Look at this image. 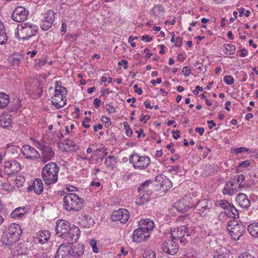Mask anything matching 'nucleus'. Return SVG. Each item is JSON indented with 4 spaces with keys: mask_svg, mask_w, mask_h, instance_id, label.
I'll return each mask as SVG.
<instances>
[{
    "mask_svg": "<svg viewBox=\"0 0 258 258\" xmlns=\"http://www.w3.org/2000/svg\"><path fill=\"white\" fill-rule=\"evenodd\" d=\"M84 252L83 244H78L76 246L73 242L62 243L58 247L55 258H78Z\"/></svg>",
    "mask_w": 258,
    "mask_h": 258,
    "instance_id": "1",
    "label": "nucleus"
},
{
    "mask_svg": "<svg viewBox=\"0 0 258 258\" xmlns=\"http://www.w3.org/2000/svg\"><path fill=\"white\" fill-rule=\"evenodd\" d=\"M59 170L58 166L54 162L48 163L43 167L41 176L46 184H53L57 182Z\"/></svg>",
    "mask_w": 258,
    "mask_h": 258,
    "instance_id": "2",
    "label": "nucleus"
},
{
    "mask_svg": "<svg viewBox=\"0 0 258 258\" xmlns=\"http://www.w3.org/2000/svg\"><path fill=\"white\" fill-rule=\"evenodd\" d=\"M21 233L22 230L19 225L11 224L8 229L3 234L1 240L6 245H11L19 240Z\"/></svg>",
    "mask_w": 258,
    "mask_h": 258,
    "instance_id": "3",
    "label": "nucleus"
},
{
    "mask_svg": "<svg viewBox=\"0 0 258 258\" xmlns=\"http://www.w3.org/2000/svg\"><path fill=\"white\" fill-rule=\"evenodd\" d=\"M64 209L69 211H78L83 207V200L75 193L66 195L63 198Z\"/></svg>",
    "mask_w": 258,
    "mask_h": 258,
    "instance_id": "4",
    "label": "nucleus"
},
{
    "mask_svg": "<svg viewBox=\"0 0 258 258\" xmlns=\"http://www.w3.org/2000/svg\"><path fill=\"white\" fill-rule=\"evenodd\" d=\"M229 234L234 240H238L245 232L246 227L242 222H238L235 220H230L227 224Z\"/></svg>",
    "mask_w": 258,
    "mask_h": 258,
    "instance_id": "5",
    "label": "nucleus"
},
{
    "mask_svg": "<svg viewBox=\"0 0 258 258\" xmlns=\"http://www.w3.org/2000/svg\"><path fill=\"white\" fill-rule=\"evenodd\" d=\"M38 31V27L29 23L21 24L17 29V34L23 40L28 39L35 35Z\"/></svg>",
    "mask_w": 258,
    "mask_h": 258,
    "instance_id": "6",
    "label": "nucleus"
},
{
    "mask_svg": "<svg viewBox=\"0 0 258 258\" xmlns=\"http://www.w3.org/2000/svg\"><path fill=\"white\" fill-rule=\"evenodd\" d=\"M131 163L136 169L142 170L146 168L150 163V159L147 156H139L137 154H134L130 156Z\"/></svg>",
    "mask_w": 258,
    "mask_h": 258,
    "instance_id": "7",
    "label": "nucleus"
},
{
    "mask_svg": "<svg viewBox=\"0 0 258 258\" xmlns=\"http://www.w3.org/2000/svg\"><path fill=\"white\" fill-rule=\"evenodd\" d=\"M70 229V223L67 221L61 219L56 222L55 230L58 237L66 236Z\"/></svg>",
    "mask_w": 258,
    "mask_h": 258,
    "instance_id": "8",
    "label": "nucleus"
},
{
    "mask_svg": "<svg viewBox=\"0 0 258 258\" xmlns=\"http://www.w3.org/2000/svg\"><path fill=\"white\" fill-rule=\"evenodd\" d=\"M35 146L41 151L43 162L45 163L54 157V152L50 147L42 145L39 142L35 143Z\"/></svg>",
    "mask_w": 258,
    "mask_h": 258,
    "instance_id": "9",
    "label": "nucleus"
},
{
    "mask_svg": "<svg viewBox=\"0 0 258 258\" xmlns=\"http://www.w3.org/2000/svg\"><path fill=\"white\" fill-rule=\"evenodd\" d=\"M21 170L20 163L15 160L7 161L5 162L4 172L7 175L15 174Z\"/></svg>",
    "mask_w": 258,
    "mask_h": 258,
    "instance_id": "10",
    "label": "nucleus"
},
{
    "mask_svg": "<svg viewBox=\"0 0 258 258\" xmlns=\"http://www.w3.org/2000/svg\"><path fill=\"white\" fill-rule=\"evenodd\" d=\"M21 153L25 158L28 159L35 160L40 157V154L36 150L27 145L23 146Z\"/></svg>",
    "mask_w": 258,
    "mask_h": 258,
    "instance_id": "11",
    "label": "nucleus"
},
{
    "mask_svg": "<svg viewBox=\"0 0 258 258\" xmlns=\"http://www.w3.org/2000/svg\"><path fill=\"white\" fill-rule=\"evenodd\" d=\"M54 21V13L53 11L49 10L44 15L40 27L44 31L49 29Z\"/></svg>",
    "mask_w": 258,
    "mask_h": 258,
    "instance_id": "12",
    "label": "nucleus"
},
{
    "mask_svg": "<svg viewBox=\"0 0 258 258\" xmlns=\"http://www.w3.org/2000/svg\"><path fill=\"white\" fill-rule=\"evenodd\" d=\"M129 217V213L126 209H120L113 212L111 219L114 221H120L123 223L128 221Z\"/></svg>",
    "mask_w": 258,
    "mask_h": 258,
    "instance_id": "13",
    "label": "nucleus"
},
{
    "mask_svg": "<svg viewBox=\"0 0 258 258\" xmlns=\"http://www.w3.org/2000/svg\"><path fill=\"white\" fill-rule=\"evenodd\" d=\"M162 249L165 253L170 255H174L178 251V245L174 239H171L162 244Z\"/></svg>",
    "mask_w": 258,
    "mask_h": 258,
    "instance_id": "14",
    "label": "nucleus"
},
{
    "mask_svg": "<svg viewBox=\"0 0 258 258\" xmlns=\"http://www.w3.org/2000/svg\"><path fill=\"white\" fill-rule=\"evenodd\" d=\"M28 13L22 7H17L13 12L12 16V19L17 22H23L26 19Z\"/></svg>",
    "mask_w": 258,
    "mask_h": 258,
    "instance_id": "15",
    "label": "nucleus"
},
{
    "mask_svg": "<svg viewBox=\"0 0 258 258\" xmlns=\"http://www.w3.org/2000/svg\"><path fill=\"white\" fill-rule=\"evenodd\" d=\"M149 234H147L140 227L134 230L133 234V240L134 242L140 243L146 241L149 237Z\"/></svg>",
    "mask_w": 258,
    "mask_h": 258,
    "instance_id": "16",
    "label": "nucleus"
},
{
    "mask_svg": "<svg viewBox=\"0 0 258 258\" xmlns=\"http://www.w3.org/2000/svg\"><path fill=\"white\" fill-rule=\"evenodd\" d=\"M186 228H187L186 226L183 225L177 227L174 230H172L171 236L172 239H174V240L180 239V242H183V239L182 238L184 236L185 233H186L185 230Z\"/></svg>",
    "mask_w": 258,
    "mask_h": 258,
    "instance_id": "17",
    "label": "nucleus"
},
{
    "mask_svg": "<svg viewBox=\"0 0 258 258\" xmlns=\"http://www.w3.org/2000/svg\"><path fill=\"white\" fill-rule=\"evenodd\" d=\"M139 226L140 229L144 230L147 234H150L154 227V223L148 219L140 220Z\"/></svg>",
    "mask_w": 258,
    "mask_h": 258,
    "instance_id": "18",
    "label": "nucleus"
},
{
    "mask_svg": "<svg viewBox=\"0 0 258 258\" xmlns=\"http://www.w3.org/2000/svg\"><path fill=\"white\" fill-rule=\"evenodd\" d=\"M50 232L48 230H43L38 232L34 238L35 243L41 244H44L49 239Z\"/></svg>",
    "mask_w": 258,
    "mask_h": 258,
    "instance_id": "19",
    "label": "nucleus"
},
{
    "mask_svg": "<svg viewBox=\"0 0 258 258\" xmlns=\"http://www.w3.org/2000/svg\"><path fill=\"white\" fill-rule=\"evenodd\" d=\"M64 98V96L55 93L52 97V103L55 105L56 109L60 108L66 104L67 100Z\"/></svg>",
    "mask_w": 258,
    "mask_h": 258,
    "instance_id": "20",
    "label": "nucleus"
},
{
    "mask_svg": "<svg viewBox=\"0 0 258 258\" xmlns=\"http://www.w3.org/2000/svg\"><path fill=\"white\" fill-rule=\"evenodd\" d=\"M212 207V201L207 199H203L200 200L196 206L197 210L204 212L206 210H209Z\"/></svg>",
    "mask_w": 258,
    "mask_h": 258,
    "instance_id": "21",
    "label": "nucleus"
},
{
    "mask_svg": "<svg viewBox=\"0 0 258 258\" xmlns=\"http://www.w3.org/2000/svg\"><path fill=\"white\" fill-rule=\"evenodd\" d=\"M245 177L243 175L240 174L231 178V181L233 183L234 187L236 190L245 186Z\"/></svg>",
    "mask_w": 258,
    "mask_h": 258,
    "instance_id": "22",
    "label": "nucleus"
},
{
    "mask_svg": "<svg viewBox=\"0 0 258 258\" xmlns=\"http://www.w3.org/2000/svg\"><path fill=\"white\" fill-rule=\"evenodd\" d=\"M236 201L242 208H247L250 206V201L247 196L244 194H239L236 197Z\"/></svg>",
    "mask_w": 258,
    "mask_h": 258,
    "instance_id": "23",
    "label": "nucleus"
},
{
    "mask_svg": "<svg viewBox=\"0 0 258 258\" xmlns=\"http://www.w3.org/2000/svg\"><path fill=\"white\" fill-rule=\"evenodd\" d=\"M12 115L5 113L0 115V125L4 128L9 127L11 125Z\"/></svg>",
    "mask_w": 258,
    "mask_h": 258,
    "instance_id": "24",
    "label": "nucleus"
},
{
    "mask_svg": "<svg viewBox=\"0 0 258 258\" xmlns=\"http://www.w3.org/2000/svg\"><path fill=\"white\" fill-rule=\"evenodd\" d=\"M32 189L36 194L39 195L42 193L43 190V186L40 179H36L33 183V185L28 187L29 190H31Z\"/></svg>",
    "mask_w": 258,
    "mask_h": 258,
    "instance_id": "25",
    "label": "nucleus"
},
{
    "mask_svg": "<svg viewBox=\"0 0 258 258\" xmlns=\"http://www.w3.org/2000/svg\"><path fill=\"white\" fill-rule=\"evenodd\" d=\"M237 191L234 187L233 183L231 181V179L227 182L225 185V187L223 189V194L224 195H232L235 193Z\"/></svg>",
    "mask_w": 258,
    "mask_h": 258,
    "instance_id": "26",
    "label": "nucleus"
},
{
    "mask_svg": "<svg viewBox=\"0 0 258 258\" xmlns=\"http://www.w3.org/2000/svg\"><path fill=\"white\" fill-rule=\"evenodd\" d=\"M68 234L69 235V236L72 239V241H76L79 238L80 231L78 227L73 226L71 227V229Z\"/></svg>",
    "mask_w": 258,
    "mask_h": 258,
    "instance_id": "27",
    "label": "nucleus"
},
{
    "mask_svg": "<svg viewBox=\"0 0 258 258\" xmlns=\"http://www.w3.org/2000/svg\"><path fill=\"white\" fill-rule=\"evenodd\" d=\"M152 13L154 16L157 17H161L163 16L165 13V10L164 7L162 5H157L154 6V7L151 10Z\"/></svg>",
    "mask_w": 258,
    "mask_h": 258,
    "instance_id": "28",
    "label": "nucleus"
},
{
    "mask_svg": "<svg viewBox=\"0 0 258 258\" xmlns=\"http://www.w3.org/2000/svg\"><path fill=\"white\" fill-rule=\"evenodd\" d=\"M151 183V181L148 180L142 183L138 187V191L140 194L142 192L151 194V191L149 190V185Z\"/></svg>",
    "mask_w": 258,
    "mask_h": 258,
    "instance_id": "29",
    "label": "nucleus"
},
{
    "mask_svg": "<svg viewBox=\"0 0 258 258\" xmlns=\"http://www.w3.org/2000/svg\"><path fill=\"white\" fill-rule=\"evenodd\" d=\"M247 230L252 237L258 238V223H253L249 225Z\"/></svg>",
    "mask_w": 258,
    "mask_h": 258,
    "instance_id": "30",
    "label": "nucleus"
},
{
    "mask_svg": "<svg viewBox=\"0 0 258 258\" xmlns=\"http://www.w3.org/2000/svg\"><path fill=\"white\" fill-rule=\"evenodd\" d=\"M64 146L63 150L66 152L75 151L78 149V146L72 140H67L63 144Z\"/></svg>",
    "mask_w": 258,
    "mask_h": 258,
    "instance_id": "31",
    "label": "nucleus"
},
{
    "mask_svg": "<svg viewBox=\"0 0 258 258\" xmlns=\"http://www.w3.org/2000/svg\"><path fill=\"white\" fill-rule=\"evenodd\" d=\"M150 194L142 192L139 195V196L137 199L136 203L138 206L142 205L147 203L150 199L149 196Z\"/></svg>",
    "mask_w": 258,
    "mask_h": 258,
    "instance_id": "32",
    "label": "nucleus"
},
{
    "mask_svg": "<svg viewBox=\"0 0 258 258\" xmlns=\"http://www.w3.org/2000/svg\"><path fill=\"white\" fill-rule=\"evenodd\" d=\"M225 214L231 218L236 219L239 217V213L238 210L232 205L229 208V210L225 212Z\"/></svg>",
    "mask_w": 258,
    "mask_h": 258,
    "instance_id": "33",
    "label": "nucleus"
},
{
    "mask_svg": "<svg viewBox=\"0 0 258 258\" xmlns=\"http://www.w3.org/2000/svg\"><path fill=\"white\" fill-rule=\"evenodd\" d=\"M185 201L184 200H180L178 202L175 204V206L176 207L177 210L181 212H186L189 208V206L185 204Z\"/></svg>",
    "mask_w": 258,
    "mask_h": 258,
    "instance_id": "34",
    "label": "nucleus"
},
{
    "mask_svg": "<svg viewBox=\"0 0 258 258\" xmlns=\"http://www.w3.org/2000/svg\"><path fill=\"white\" fill-rule=\"evenodd\" d=\"M26 213V211L24 208H18L16 209L11 213V216L14 218H19L22 217Z\"/></svg>",
    "mask_w": 258,
    "mask_h": 258,
    "instance_id": "35",
    "label": "nucleus"
},
{
    "mask_svg": "<svg viewBox=\"0 0 258 258\" xmlns=\"http://www.w3.org/2000/svg\"><path fill=\"white\" fill-rule=\"evenodd\" d=\"M9 103V95L3 93H0V108H3L6 107Z\"/></svg>",
    "mask_w": 258,
    "mask_h": 258,
    "instance_id": "36",
    "label": "nucleus"
},
{
    "mask_svg": "<svg viewBox=\"0 0 258 258\" xmlns=\"http://www.w3.org/2000/svg\"><path fill=\"white\" fill-rule=\"evenodd\" d=\"M7 41V36L4 29V26L0 21V44H4Z\"/></svg>",
    "mask_w": 258,
    "mask_h": 258,
    "instance_id": "37",
    "label": "nucleus"
},
{
    "mask_svg": "<svg viewBox=\"0 0 258 258\" xmlns=\"http://www.w3.org/2000/svg\"><path fill=\"white\" fill-rule=\"evenodd\" d=\"M116 163L115 157L112 156H107L105 160L104 163L107 167L113 168Z\"/></svg>",
    "mask_w": 258,
    "mask_h": 258,
    "instance_id": "38",
    "label": "nucleus"
},
{
    "mask_svg": "<svg viewBox=\"0 0 258 258\" xmlns=\"http://www.w3.org/2000/svg\"><path fill=\"white\" fill-rule=\"evenodd\" d=\"M161 186L163 190H167L172 186V183L170 180L166 177L162 181Z\"/></svg>",
    "mask_w": 258,
    "mask_h": 258,
    "instance_id": "39",
    "label": "nucleus"
},
{
    "mask_svg": "<svg viewBox=\"0 0 258 258\" xmlns=\"http://www.w3.org/2000/svg\"><path fill=\"white\" fill-rule=\"evenodd\" d=\"M2 188L3 190L11 192L14 191V186L9 183H3L1 184Z\"/></svg>",
    "mask_w": 258,
    "mask_h": 258,
    "instance_id": "40",
    "label": "nucleus"
},
{
    "mask_svg": "<svg viewBox=\"0 0 258 258\" xmlns=\"http://www.w3.org/2000/svg\"><path fill=\"white\" fill-rule=\"evenodd\" d=\"M224 47L227 52V53L229 54H233L235 51V46L231 44H226L224 45Z\"/></svg>",
    "mask_w": 258,
    "mask_h": 258,
    "instance_id": "41",
    "label": "nucleus"
},
{
    "mask_svg": "<svg viewBox=\"0 0 258 258\" xmlns=\"http://www.w3.org/2000/svg\"><path fill=\"white\" fill-rule=\"evenodd\" d=\"M56 85L55 89V93H56L64 96L67 93L66 88L58 85V83H56Z\"/></svg>",
    "mask_w": 258,
    "mask_h": 258,
    "instance_id": "42",
    "label": "nucleus"
},
{
    "mask_svg": "<svg viewBox=\"0 0 258 258\" xmlns=\"http://www.w3.org/2000/svg\"><path fill=\"white\" fill-rule=\"evenodd\" d=\"M25 182V177L21 175L17 176L15 180V185L18 187L22 186Z\"/></svg>",
    "mask_w": 258,
    "mask_h": 258,
    "instance_id": "43",
    "label": "nucleus"
},
{
    "mask_svg": "<svg viewBox=\"0 0 258 258\" xmlns=\"http://www.w3.org/2000/svg\"><path fill=\"white\" fill-rule=\"evenodd\" d=\"M231 150L233 151L234 153L238 154L243 152H247L249 151V149L246 147H239L231 148Z\"/></svg>",
    "mask_w": 258,
    "mask_h": 258,
    "instance_id": "44",
    "label": "nucleus"
},
{
    "mask_svg": "<svg viewBox=\"0 0 258 258\" xmlns=\"http://www.w3.org/2000/svg\"><path fill=\"white\" fill-rule=\"evenodd\" d=\"M219 205L227 211L229 210V208L230 207L231 204L228 201L223 200L219 202Z\"/></svg>",
    "mask_w": 258,
    "mask_h": 258,
    "instance_id": "45",
    "label": "nucleus"
},
{
    "mask_svg": "<svg viewBox=\"0 0 258 258\" xmlns=\"http://www.w3.org/2000/svg\"><path fill=\"white\" fill-rule=\"evenodd\" d=\"M143 258H155V252L152 250L146 251L143 255Z\"/></svg>",
    "mask_w": 258,
    "mask_h": 258,
    "instance_id": "46",
    "label": "nucleus"
},
{
    "mask_svg": "<svg viewBox=\"0 0 258 258\" xmlns=\"http://www.w3.org/2000/svg\"><path fill=\"white\" fill-rule=\"evenodd\" d=\"M46 63V60L44 58H41L36 60V63L35 64V68L36 69H39L42 66L45 65Z\"/></svg>",
    "mask_w": 258,
    "mask_h": 258,
    "instance_id": "47",
    "label": "nucleus"
},
{
    "mask_svg": "<svg viewBox=\"0 0 258 258\" xmlns=\"http://www.w3.org/2000/svg\"><path fill=\"white\" fill-rule=\"evenodd\" d=\"M224 81L228 85H231L234 83V79L231 76H226L224 77Z\"/></svg>",
    "mask_w": 258,
    "mask_h": 258,
    "instance_id": "48",
    "label": "nucleus"
},
{
    "mask_svg": "<svg viewBox=\"0 0 258 258\" xmlns=\"http://www.w3.org/2000/svg\"><path fill=\"white\" fill-rule=\"evenodd\" d=\"M90 244L92 248L93 251L95 253H97L98 249L97 247V241L92 239L90 241Z\"/></svg>",
    "mask_w": 258,
    "mask_h": 258,
    "instance_id": "49",
    "label": "nucleus"
},
{
    "mask_svg": "<svg viewBox=\"0 0 258 258\" xmlns=\"http://www.w3.org/2000/svg\"><path fill=\"white\" fill-rule=\"evenodd\" d=\"M101 120L102 122L105 123V126L106 127H109L111 125V122L108 117H106L105 116H102L101 118Z\"/></svg>",
    "mask_w": 258,
    "mask_h": 258,
    "instance_id": "50",
    "label": "nucleus"
},
{
    "mask_svg": "<svg viewBox=\"0 0 258 258\" xmlns=\"http://www.w3.org/2000/svg\"><path fill=\"white\" fill-rule=\"evenodd\" d=\"M165 177L166 176L163 175L159 174L156 176L155 181L161 185Z\"/></svg>",
    "mask_w": 258,
    "mask_h": 258,
    "instance_id": "51",
    "label": "nucleus"
},
{
    "mask_svg": "<svg viewBox=\"0 0 258 258\" xmlns=\"http://www.w3.org/2000/svg\"><path fill=\"white\" fill-rule=\"evenodd\" d=\"M250 165V162L249 160H245L241 162L239 164V167L241 168H246Z\"/></svg>",
    "mask_w": 258,
    "mask_h": 258,
    "instance_id": "52",
    "label": "nucleus"
},
{
    "mask_svg": "<svg viewBox=\"0 0 258 258\" xmlns=\"http://www.w3.org/2000/svg\"><path fill=\"white\" fill-rule=\"evenodd\" d=\"M12 65L14 66H19L20 63V58H13L11 61Z\"/></svg>",
    "mask_w": 258,
    "mask_h": 258,
    "instance_id": "53",
    "label": "nucleus"
},
{
    "mask_svg": "<svg viewBox=\"0 0 258 258\" xmlns=\"http://www.w3.org/2000/svg\"><path fill=\"white\" fill-rule=\"evenodd\" d=\"M182 39L180 37H177L175 38V46L180 47L182 44Z\"/></svg>",
    "mask_w": 258,
    "mask_h": 258,
    "instance_id": "54",
    "label": "nucleus"
},
{
    "mask_svg": "<svg viewBox=\"0 0 258 258\" xmlns=\"http://www.w3.org/2000/svg\"><path fill=\"white\" fill-rule=\"evenodd\" d=\"M90 121L91 119L90 118L85 117L82 123L83 126L85 128H89L90 127V125L89 124L85 123V122H89Z\"/></svg>",
    "mask_w": 258,
    "mask_h": 258,
    "instance_id": "55",
    "label": "nucleus"
},
{
    "mask_svg": "<svg viewBox=\"0 0 258 258\" xmlns=\"http://www.w3.org/2000/svg\"><path fill=\"white\" fill-rule=\"evenodd\" d=\"M189 68V67H185L182 70V72L184 73V75L185 76H188L190 74V70L188 69Z\"/></svg>",
    "mask_w": 258,
    "mask_h": 258,
    "instance_id": "56",
    "label": "nucleus"
},
{
    "mask_svg": "<svg viewBox=\"0 0 258 258\" xmlns=\"http://www.w3.org/2000/svg\"><path fill=\"white\" fill-rule=\"evenodd\" d=\"M149 119H150V116L149 115L142 114L141 115V117L140 118V121L141 122L144 121V122H146Z\"/></svg>",
    "mask_w": 258,
    "mask_h": 258,
    "instance_id": "57",
    "label": "nucleus"
},
{
    "mask_svg": "<svg viewBox=\"0 0 258 258\" xmlns=\"http://www.w3.org/2000/svg\"><path fill=\"white\" fill-rule=\"evenodd\" d=\"M172 134L173 138L175 140H177L180 137L179 131H172Z\"/></svg>",
    "mask_w": 258,
    "mask_h": 258,
    "instance_id": "58",
    "label": "nucleus"
},
{
    "mask_svg": "<svg viewBox=\"0 0 258 258\" xmlns=\"http://www.w3.org/2000/svg\"><path fill=\"white\" fill-rule=\"evenodd\" d=\"M67 31V24L64 23H62L61 27V35H63Z\"/></svg>",
    "mask_w": 258,
    "mask_h": 258,
    "instance_id": "59",
    "label": "nucleus"
},
{
    "mask_svg": "<svg viewBox=\"0 0 258 258\" xmlns=\"http://www.w3.org/2000/svg\"><path fill=\"white\" fill-rule=\"evenodd\" d=\"M239 258H255V257L247 252H244V253H242L239 256Z\"/></svg>",
    "mask_w": 258,
    "mask_h": 258,
    "instance_id": "60",
    "label": "nucleus"
},
{
    "mask_svg": "<svg viewBox=\"0 0 258 258\" xmlns=\"http://www.w3.org/2000/svg\"><path fill=\"white\" fill-rule=\"evenodd\" d=\"M141 39L147 42H149L152 40V38L150 37L148 35L145 34L142 37Z\"/></svg>",
    "mask_w": 258,
    "mask_h": 258,
    "instance_id": "61",
    "label": "nucleus"
},
{
    "mask_svg": "<svg viewBox=\"0 0 258 258\" xmlns=\"http://www.w3.org/2000/svg\"><path fill=\"white\" fill-rule=\"evenodd\" d=\"M136 99L135 97H132L131 98H128L127 99L126 101L128 103H132V104H131V106L133 107H136V106L134 104L135 103V102H136Z\"/></svg>",
    "mask_w": 258,
    "mask_h": 258,
    "instance_id": "62",
    "label": "nucleus"
},
{
    "mask_svg": "<svg viewBox=\"0 0 258 258\" xmlns=\"http://www.w3.org/2000/svg\"><path fill=\"white\" fill-rule=\"evenodd\" d=\"M101 100L98 98H95L94 100L93 104L95 105L96 108H98L101 105Z\"/></svg>",
    "mask_w": 258,
    "mask_h": 258,
    "instance_id": "63",
    "label": "nucleus"
},
{
    "mask_svg": "<svg viewBox=\"0 0 258 258\" xmlns=\"http://www.w3.org/2000/svg\"><path fill=\"white\" fill-rule=\"evenodd\" d=\"M195 131L198 133L201 136L203 135L205 130L203 127H197L195 128Z\"/></svg>",
    "mask_w": 258,
    "mask_h": 258,
    "instance_id": "64",
    "label": "nucleus"
}]
</instances>
